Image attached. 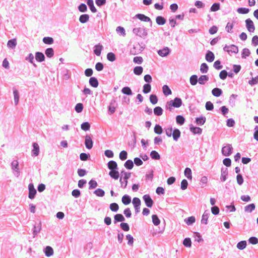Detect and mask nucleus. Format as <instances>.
Instances as JSON below:
<instances>
[{
  "label": "nucleus",
  "instance_id": "obj_1",
  "mask_svg": "<svg viewBox=\"0 0 258 258\" xmlns=\"http://www.w3.org/2000/svg\"><path fill=\"white\" fill-rule=\"evenodd\" d=\"M182 105V100L180 98H175L173 100H170L167 103L166 108L169 109L170 111L172 110V107L178 108Z\"/></svg>",
  "mask_w": 258,
  "mask_h": 258
},
{
  "label": "nucleus",
  "instance_id": "obj_2",
  "mask_svg": "<svg viewBox=\"0 0 258 258\" xmlns=\"http://www.w3.org/2000/svg\"><path fill=\"white\" fill-rule=\"evenodd\" d=\"M133 31L134 34L141 37H144L147 35L146 30L143 28H136L133 29Z\"/></svg>",
  "mask_w": 258,
  "mask_h": 258
},
{
  "label": "nucleus",
  "instance_id": "obj_3",
  "mask_svg": "<svg viewBox=\"0 0 258 258\" xmlns=\"http://www.w3.org/2000/svg\"><path fill=\"white\" fill-rule=\"evenodd\" d=\"M233 150V147L230 144H228L225 146H224L222 149V154L225 156H230Z\"/></svg>",
  "mask_w": 258,
  "mask_h": 258
},
{
  "label": "nucleus",
  "instance_id": "obj_4",
  "mask_svg": "<svg viewBox=\"0 0 258 258\" xmlns=\"http://www.w3.org/2000/svg\"><path fill=\"white\" fill-rule=\"evenodd\" d=\"M29 189V196L28 197L30 199L34 198L36 194V190L34 188V185L32 183H30L28 185Z\"/></svg>",
  "mask_w": 258,
  "mask_h": 258
},
{
  "label": "nucleus",
  "instance_id": "obj_5",
  "mask_svg": "<svg viewBox=\"0 0 258 258\" xmlns=\"http://www.w3.org/2000/svg\"><path fill=\"white\" fill-rule=\"evenodd\" d=\"M246 26L248 31L250 32H252L255 30V27L253 23L250 19H247L245 20Z\"/></svg>",
  "mask_w": 258,
  "mask_h": 258
},
{
  "label": "nucleus",
  "instance_id": "obj_6",
  "mask_svg": "<svg viewBox=\"0 0 258 258\" xmlns=\"http://www.w3.org/2000/svg\"><path fill=\"white\" fill-rule=\"evenodd\" d=\"M85 144L88 149H91L92 148L93 142L90 136L86 135L85 136Z\"/></svg>",
  "mask_w": 258,
  "mask_h": 258
},
{
  "label": "nucleus",
  "instance_id": "obj_7",
  "mask_svg": "<svg viewBox=\"0 0 258 258\" xmlns=\"http://www.w3.org/2000/svg\"><path fill=\"white\" fill-rule=\"evenodd\" d=\"M146 206L148 207L151 208L153 204V201L149 195H145L143 197Z\"/></svg>",
  "mask_w": 258,
  "mask_h": 258
},
{
  "label": "nucleus",
  "instance_id": "obj_8",
  "mask_svg": "<svg viewBox=\"0 0 258 258\" xmlns=\"http://www.w3.org/2000/svg\"><path fill=\"white\" fill-rule=\"evenodd\" d=\"M44 252L47 257L52 255L54 253L53 248L50 246H47L44 249Z\"/></svg>",
  "mask_w": 258,
  "mask_h": 258
},
{
  "label": "nucleus",
  "instance_id": "obj_9",
  "mask_svg": "<svg viewBox=\"0 0 258 258\" xmlns=\"http://www.w3.org/2000/svg\"><path fill=\"white\" fill-rule=\"evenodd\" d=\"M169 49L167 47H166L162 49L159 50L158 51V53L159 55L162 57H164L167 56L169 54Z\"/></svg>",
  "mask_w": 258,
  "mask_h": 258
},
{
  "label": "nucleus",
  "instance_id": "obj_10",
  "mask_svg": "<svg viewBox=\"0 0 258 258\" xmlns=\"http://www.w3.org/2000/svg\"><path fill=\"white\" fill-rule=\"evenodd\" d=\"M117 169L110 170L109 175L110 176L114 179H117L119 176V172L117 170Z\"/></svg>",
  "mask_w": 258,
  "mask_h": 258
},
{
  "label": "nucleus",
  "instance_id": "obj_11",
  "mask_svg": "<svg viewBox=\"0 0 258 258\" xmlns=\"http://www.w3.org/2000/svg\"><path fill=\"white\" fill-rule=\"evenodd\" d=\"M136 16L137 18H138L139 19H140L142 21L151 22V20L149 17L146 16L143 14H137Z\"/></svg>",
  "mask_w": 258,
  "mask_h": 258
},
{
  "label": "nucleus",
  "instance_id": "obj_12",
  "mask_svg": "<svg viewBox=\"0 0 258 258\" xmlns=\"http://www.w3.org/2000/svg\"><path fill=\"white\" fill-rule=\"evenodd\" d=\"M108 167L110 170L117 169V164L116 162L114 161H110L108 162Z\"/></svg>",
  "mask_w": 258,
  "mask_h": 258
},
{
  "label": "nucleus",
  "instance_id": "obj_13",
  "mask_svg": "<svg viewBox=\"0 0 258 258\" xmlns=\"http://www.w3.org/2000/svg\"><path fill=\"white\" fill-rule=\"evenodd\" d=\"M35 58L37 61L41 62L44 60L45 56L42 52H37L35 54Z\"/></svg>",
  "mask_w": 258,
  "mask_h": 258
},
{
  "label": "nucleus",
  "instance_id": "obj_14",
  "mask_svg": "<svg viewBox=\"0 0 258 258\" xmlns=\"http://www.w3.org/2000/svg\"><path fill=\"white\" fill-rule=\"evenodd\" d=\"M17 45V39L14 38L8 41L7 46L11 48L14 49Z\"/></svg>",
  "mask_w": 258,
  "mask_h": 258
},
{
  "label": "nucleus",
  "instance_id": "obj_15",
  "mask_svg": "<svg viewBox=\"0 0 258 258\" xmlns=\"http://www.w3.org/2000/svg\"><path fill=\"white\" fill-rule=\"evenodd\" d=\"M228 172L227 169H222L221 174V180L222 181H225L227 179Z\"/></svg>",
  "mask_w": 258,
  "mask_h": 258
},
{
  "label": "nucleus",
  "instance_id": "obj_16",
  "mask_svg": "<svg viewBox=\"0 0 258 258\" xmlns=\"http://www.w3.org/2000/svg\"><path fill=\"white\" fill-rule=\"evenodd\" d=\"M90 85L96 88L98 86V82L97 79L95 77H91L89 80Z\"/></svg>",
  "mask_w": 258,
  "mask_h": 258
},
{
  "label": "nucleus",
  "instance_id": "obj_17",
  "mask_svg": "<svg viewBox=\"0 0 258 258\" xmlns=\"http://www.w3.org/2000/svg\"><path fill=\"white\" fill-rule=\"evenodd\" d=\"M206 59L209 62H212L214 59V55L211 51H209L206 55Z\"/></svg>",
  "mask_w": 258,
  "mask_h": 258
},
{
  "label": "nucleus",
  "instance_id": "obj_18",
  "mask_svg": "<svg viewBox=\"0 0 258 258\" xmlns=\"http://www.w3.org/2000/svg\"><path fill=\"white\" fill-rule=\"evenodd\" d=\"M103 48V46L101 45H96L95 46V49L94 50V53L97 56H100L101 54V50Z\"/></svg>",
  "mask_w": 258,
  "mask_h": 258
},
{
  "label": "nucleus",
  "instance_id": "obj_19",
  "mask_svg": "<svg viewBox=\"0 0 258 258\" xmlns=\"http://www.w3.org/2000/svg\"><path fill=\"white\" fill-rule=\"evenodd\" d=\"M125 219L122 214H117L114 216V223H116L117 222H122L124 221Z\"/></svg>",
  "mask_w": 258,
  "mask_h": 258
},
{
  "label": "nucleus",
  "instance_id": "obj_20",
  "mask_svg": "<svg viewBox=\"0 0 258 258\" xmlns=\"http://www.w3.org/2000/svg\"><path fill=\"white\" fill-rule=\"evenodd\" d=\"M172 137L175 141H177L180 136V132L179 130L175 129L172 132Z\"/></svg>",
  "mask_w": 258,
  "mask_h": 258
},
{
  "label": "nucleus",
  "instance_id": "obj_21",
  "mask_svg": "<svg viewBox=\"0 0 258 258\" xmlns=\"http://www.w3.org/2000/svg\"><path fill=\"white\" fill-rule=\"evenodd\" d=\"M121 201L123 204L127 205L131 203V199L128 195H124L122 197Z\"/></svg>",
  "mask_w": 258,
  "mask_h": 258
},
{
  "label": "nucleus",
  "instance_id": "obj_22",
  "mask_svg": "<svg viewBox=\"0 0 258 258\" xmlns=\"http://www.w3.org/2000/svg\"><path fill=\"white\" fill-rule=\"evenodd\" d=\"M163 92L165 96H168L171 94V91L167 85H164L163 86Z\"/></svg>",
  "mask_w": 258,
  "mask_h": 258
},
{
  "label": "nucleus",
  "instance_id": "obj_23",
  "mask_svg": "<svg viewBox=\"0 0 258 258\" xmlns=\"http://www.w3.org/2000/svg\"><path fill=\"white\" fill-rule=\"evenodd\" d=\"M87 5L90 7L91 11L93 13H96L97 12V10L94 6V3L93 0H88Z\"/></svg>",
  "mask_w": 258,
  "mask_h": 258
},
{
  "label": "nucleus",
  "instance_id": "obj_24",
  "mask_svg": "<svg viewBox=\"0 0 258 258\" xmlns=\"http://www.w3.org/2000/svg\"><path fill=\"white\" fill-rule=\"evenodd\" d=\"M33 149L32 150V152L35 156H37L39 154V146L37 143H34L33 144Z\"/></svg>",
  "mask_w": 258,
  "mask_h": 258
},
{
  "label": "nucleus",
  "instance_id": "obj_25",
  "mask_svg": "<svg viewBox=\"0 0 258 258\" xmlns=\"http://www.w3.org/2000/svg\"><path fill=\"white\" fill-rule=\"evenodd\" d=\"M212 93L214 96L219 97L222 94V90L219 88H215L212 90Z\"/></svg>",
  "mask_w": 258,
  "mask_h": 258
},
{
  "label": "nucleus",
  "instance_id": "obj_26",
  "mask_svg": "<svg viewBox=\"0 0 258 258\" xmlns=\"http://www.w3.org/2000/svg\"><path fill=\"white\" fill-rule=\"evenodd\" d=\"M156 23L160 25H164L166 22V20L164 18L161 16H158L156 19Z\"/></svg>",
  "mask_w": 258,
  "mask_h": 258
},
{
  "label": "nucleus",
  "instance_id": "obj_27",
  "mask_svg": "<svg viewBox=\"0 0 258 258\" xmlns=\"http://www.w3.org/2000/svg\"><path fill=\"white\" fill-rule=\"evenodd\" d=\"M19 165L18 162L17 160H14L12 163V167L13 170H15L18 174H19L20 171L18 168Z\"/></svg>",
  "mask_w": 258,
  "mask_h": 258
},
{
  "label": "nucleus",
  "instance_id": "obj_28",
  "mask_svg": "<svg viewBox=\"0 0 258 258\" xmlns=\"http://www.w3.org/2000/svg\"><path fill=\"white\" fill-rule=\"evenodd\" d=\"M246 245L247 244L246 241H241L237 243V247L238 249L242 250L245 248Z\"/></svg>",
  "mask_w": 258,
  "mask_h": 258
},
{
  "label": "nucleus",
  "instance_id": "obj_29",
  "mask_svg": "<svg viewBox=\"0 0 258 258\" xmlns=\"http://www.w3.org/2000/svg\"><path fill=\"white\" fill-rule=\"evenodd\" d=\"M89 19V16L88 15L84 14V15H82L80 17L79 20H80V22H81L82 23H86V22H87L88 21Z\"/></svg>",
  "mask_w": 258,
  "mask_h": 258
},
{
  "label": "nucleus",
  "instance_id": "obj_30",
  "mask_svg": "<svg viewBox=\"0 0 258 258\" xmlns=\"http://www.w3.org/2000/svg\"><path fill=\"white\" fill-rule=\"evenodd\" d=\"M255 205L254 204H249L244 208V210L246 212H251L255 209Z\"/></svg>",
  "mask_w": 258,
  "mask_h": 258
},
{
  "label": "nucleus",
  "instance_id": "obj_31",
  "mask_svg": "<svg viewBox=\"0 0 258 258\" xmlns=\"http://www.w3.org/2000/svg\"><path fill=\"white\" fill-rule=\"evenodd\" d=\"M154 113L157 116H160L162 114L163 109L161 107L157 106L154 109Z\"/></svg>",
  "mask_w": 258,
  "mask_h": 258
},
{
  "label": "nucleus",
  "instance_id": "obj_32",
  "mask_svg": "<svg viewBox=\"0 0 258 258\" xmlns=\"http://www.w3.org/2000/svg\"><path fill=\"white\" fill-rule=\"evenodd\" d=\"M209 217V213L205 211L203 216L201 220V222L203 224H207Z\"/></svg>",
  "mask_w": 258,
  "mask_h": 258
},
{
  "label": "nucleus",
  "instance_id": "obj_33",
  "mask_svg": "<svg viewBox=\"0 0 258 258\" xmlns=\"http://www.w3.org/2000/svg\"><path fill=\"white\" fill-rule=\"evenodd\" d=\"M143 69L141 66L136 67L134 69V73L137 75H140L143 73Z\"/></svg>",
  "mask_w": 258,
  "mask_h": 258
},
{
  "label": "nucleus",
  "instance_id": "obj_34",
  "mask_svg": "<svg viewBox=\"0 0 258 258\" xmlns=\"http://www.w3.org/2000/svg\"><path fill=\"white\" fill-rule=\"evenodd\" d=\"M184 175L185 176L189 179H191L192 175H191V171L189 168H186L184 170Z\"/></svg>",
  "mask_w": 258,
  "mask_h": 258
},
{
  "label": "nucleus",
  "instance_id": "obj_35",
  "mask_svg": "<svg viewBox=\"0 0 258 258\" xmlns=\"http://www.w3.org/2000/svg\"><path fill=\"white\" fill-rule=\"evenodd\" d=\"M150 156L153 159L159 160L160 158L159 154L155 151H152L151 152Z\"/></svg>",
  "mask_w": 258,
  "mask_h": 258
},
{
  "label": "nucleus",
  "instance_id": "obj_36",
  "mask_svg": "<svg viewBox=\"0 0 258 258\" xmlns=\"http://www.w3.org/2000/svg\"><path fill=\"white\" fill-rule=\"evenodd\" d=\"M195 221L196 219L194 216L189 217L187 219H185L184 220L185 222L188 225L192 224V223H195Z\"/></svg>",
  "mask_w": 258,
  "mask_h": 258
},
{
  "label": "nucleus",
  "instance_id": "obj_37",
  "mask_svg": "<svg viewBox=\"0 0 258 258\" xmlns=\"http://www.w3.org/2000/svg\"><path fill=\"white\" fill-rule=\"evenodd\" d=\"M124 166L128 169H131L134 166L133 162L131 160H127L124 163Z\"/></svg>",
  "mask_w": 258,
  "mask_h": 258
},
{
  "label": "nucleus",
  "instance_id": "obj_38",
  "mask_svg": "<svg viewBox=\"0 0 258 258\" xmlns=\"http://www.w3.org/2000/svg\"><path fill=\"white\" fill-rule=\"evenodd\" d=\"M152 218L153 223L155 225L158 226V225H159L160 223V220H159V219L158 218V216L156 215H153L152 216Z\"/></svg>",
  "mask_w": 258,
  "mask_h": 258
},
{
  "label": "nucleus",
  "instance_id": "obj_39",
  "mask_svg": "<svg viewBox=\"0 0 258 258\" xmlns=\"http://www.w3.org/2000/svg\"><path fill=\"white\" fill-rule=\"evenodd\" d=\"M43 41L47 44H51L53 43V39L50 37H45L43 39Z\"/></svg>",
  "mask_w": 258,
  "mask_h": 258
},
{
  "label": "nucleus",
  "instance_id": "obj_40",
  "mask_svg": "<svg viewBox=\"0 0 258 258\" xmlns=\"http://www.w3.org/2000/svg\"><path fill=\"white\" fill-rule=\"evenodd\" d=\"M45 54L48 57H51L54 55L53 49L52 48H49L46 49Z\"/></svg>",
  "mask_w": 258,
  "mask_h": 258
},
{
  "label": "nucleus",
  "instance_id": "obj_41",
  "mask_svg": "<svg viewBox=\"0 0 258 258\" xmlns=\"http://www.w3.org/2000/svg\"><path fill=\"white\" fill-rule=\"evenodd\" d=\"M227 51L229 52H234L235 53H236L238 51V49L237 46H236L234 45H232L228 47V49L227 50Z\"/></svg>",
  "mask_w": 258,
  "mask_h": 258
},
{
  "label": "nucleus",
  "instance_id": "obj_42",
  "mask_svg": "<svg viewBox=\"0 0 258 258\" xmlns=\"http://www.w3.org/2000/svg\"><path fill=\"white\" fill-rule=\"evenodd\" d=\"M208 80V77L206 75L201 76L199 79V82L200 84H205V82Z\"/></svg>",
  "mask_w": 258,
  "mask_h": 258
},
{
  "label": "nucleus",
  "instance_id": "obj_43",
  "mask_svg": "<svg viewBox=\"0 0 258 258\" xmlns=\"http://www.w3.org/2000/svg\"><path fill=\"white\" fill-rule=\"evenodd\" d=\"M154 132L156 134L160 135L162 133L163 130L160 125L156 124L154 127Z\"/></svg>",
  "mask_w": 258,
  "mask_h": 258
},
{
  "label": "nucleus",
  "instance_id": "obj_44",
  "mask_svg": "<svg viewBox=\"0 0 258 258\" xmlns=\"http://www.w3.org/2000/svg\"><path fill=\"white\" fill-rule=\"evenodd\" d=\"M151 90V85L149 84H145L143 86V92L145 94L148 93Z\"/></svg>",
  "mask_w": 258,
  "mask_h": 258
},
{
  "label": "nucleus",
  "instance_id": "obj_45",
  "mask_svg": "<svg viewBox=\"0 0 258 258\" xmlns=\"http://www.w3.org/2000/svg\"><path fill=\"white\" fill-rule=\"evenodd\" d=\"M190 130L195 134H201L202 131V129L199 127H191Z\"/></svg>",
  "mask_w": 258,
  "mask_h": 258
},
{
  "label": "nucleus",
  "instance_id": "obj_46",
  "mask_svg": "<svg viewBox=\"0 0 258 258\" xmlns=\"http://www.w3.org/2000/svg\"><path fill=\"white\" fill-rule=\"evenodd\" d=\"M177 123L180 125H182L184 123L185 119L181 115H177L176 117Z\"/></svg>",
  "mask_w": 258,
  "mask_h": 258
},
{
  "label": "nucleus",
  "instance_id": "obj_47",
  "mask_svg": "<svg viewBox=\"0 0 258 258\" xmlns=\"http://www.w3.org/2000/svg\"><path fill=\"white\" fill-rule=\"evenodd\" d=\"M183 244L187 247H190L191 245V240L189 238H186L183 240Z\"/></svg>",
  "mask_w": 258,
  "mask_h": 258
},
{
  "label": "nucleus",
  "instance_id": "obj_48",
  "mask_svg": "<svg viewBox=\"0 0 258 258\" xmlns=\"http://www.w3.org/2000/svg\"><path fill=\"white\" fill-rule=\"evenodd\" d=\"M122 92L124 94L128 95H130L132 94V92L130 88L128 87H125L122 88Z\"/></svg>",
  "mask_w": 258,
  "mask_h": 258
},
{
  "label": "nucleus",
  "instance_id": "obj_49",
  "mask_svg": "<svg viewBox=\"0 0 258 258\" xmlns=\"http://www.w3.org/2000/svg\"><path fill=\"white\" fill-rule=\"evenodd\" d=\"M14 101L16 104H17L19 102V95L18 91L17 90H14Z\"/></svg>",
  "mask_w": 258,
  "mask_h": 258
},
{
  "label": "nucleus",
  "instance_id": "obj_50",
  "mask_svg": "<svg viewBox=\"0 0 258 258\" xmlns=\"http://www.w3.org/2000/svg\"><path fill=\"white\" fill-rule=\"evenodd\" d=\"M90 128V124L88 122H83L81 124V128L84 131H88Z\"/></svg>",
  "mask_w": 258,
  "mask_h": 258
},
{
  "label": "nucleus",
  "instance_id": "obj_51",
  "mask_svg": "<svg viewBox=\"0 0 258 258\" xmlns=\"http://www.w3.org/2000/svg\"><path fill=\"white\" fill-rule=\"evenodd\" d=\"M150 101L153 104H155L158 102L157 97L155 95H151L150 96Z\"/></svg>",
  "mask_w": 258,
  "mask_h": 258
},
{
  "label": "nucleus",
  "instance_id": "obj_52",
  "mask_svg": "<svg viewBox=\"0 0 258 258\" xmlns=\"http://www.w3.org/2000/svg\"><path fill=\"white\" fill-rule=\"evenodd\" d=\"M110 209L112 211L116 212L119 209L118 205L116 203H112L110 205Z\"/></svg>",
  "mask_w": 258,
  "mask_h": 258
},
{
  "label": "nucleus",
  "instance_id": "obj_53",
  "mask_svg": "<svg viewBox=\"0 0 258 258\" xmlns=\"http://www.w3.org/2000/svg\"><path fill=\"white\" fill-rule=\"evenodd\" d=\"M198 82L197 76L196 75H192L190 78V83L192 85H195Z\"/></svg>",
  "mask_w": 258,
  "mask_h": 258
},
{
  "label": "nucleus",
  "instance_id": "obj_54",
  "mask_svg": "<svg viewBox=\"0 0 258 258\" xmlns=\"http://www.w3.org/2000/svg\"><path fill=\"white\" fill-rule=\"evenodd\" d=\"M220 9V4L219 3H214L211 7L212 12H216Z\"/></svg>",
  "mask_w": 258,
  "mask_h": 258
},
{
  "label": "nucleus",
  "instance_id": "obj_55",
  "mask_svg": "<svg viewBox=\"0 0 258 258\" xmlns=\"http://www.w3.org/2000/svg\"><path fill=\"white\" fill-rule=\"evenodd\" d=\"M108 60L111 61H113L115 59V55L112 52H109L107 55Z\"/></svg>",
  "mask_w": 258,
  "mask_h": 258
},
{
  "label": "nucleus",
  "instance_id": "obj_56",
  "mask_svg": "<svg viewBox=\"0 0 258 258\" xmlns=\"http://www.w3.org/2000/svg\"><path fill=\"white\" fill-rule=\"evenodd\" d=\"M83 109V105L82 103H78L75 107V110L78 113H80L82 111Z\"/></svg>",
  "mask_w": 258,
  "mask_h": 258
},
{
  "label": "nucleus",
  "instance_id": "obj_57",
  "mask_svg": "<svg viewBox=\"0 0 258 258\" xmlns=\"http://www.w3.org/2000/svg\"><path fill=\"white\" fill-rule=\"evenodd\" d=\"M127 152L125 151H122L119 154V158L121 160H124L127 158Z\"/></svg>",
  "mask_w": 258,
  "mask_h": 258
},
{
  "label": "nucleus",
  "instance_id": "obj_58",
  "mask_svg": "<svg viewBox=\"0 0 258 258\" xmlns=\"http://www.w3.org/2000/svg\"><path fill=\"white\" fill-rule=\"evenodd\" d=\"M94 194L97 196L103 197L104 195V191L100 188H98L95 190Z\"/></svg>",
  "mask_w": 258,
  "mask_h": 258
},
{
  "label": "nucleus",
  "instance_id": "obj_59",
  "mask_svg": "<svg viewBox=\"0 0 258 258\" xmlns=\"http://www.w3.org/2000/svg\"><path fill=\"white\" fill-rule=\"evenodd\" d=\"M208 70V67L206 63H203L201 66L200 70L202 73H207Z\"/></svg>",
  "mask_w": 258,
  "mask_h": 258
},
{
  "label": "nucleus",
  "instance_id": "obj_60",
  "mask_svg": "<svg viewBox=\"0 0 258 258\" xmlns=\"http://www.w3.org/2000/svg\"><path fill=\"white\" fill-rule=\"evenodd\" d=\"M133 204L134 206H140L141 201L138 198H134L133 200Z\"/></svg>",
  "mask_w": 258,
  "mask_h": 258
},
{
  "label": "nucleus",
  "instance_id": "obj_61",
  "mask_svg": "<svg viewBox=\"0 0 258 258\" xmlns=\"http://www.w3.org/2000/svg\"><path fill=\"white\" fill-rule=\"evenodd\" d=\"M237 12L240 14H245L249 12V9L244 8H240L237 9Z\"/></svg>",
  "mask_w": 258,
  "mask_h": 258
},
{
  "label": "nucleus",
  "instance_id": "obj_62",
  "mask_svg": "<svg viewBox=\"0 0 258 258\" xmlns=\"http://www.w3.org/2000/svg\"><path fill=\"white\" fill-rule=\"evenodd\" d=\"M205 106L206 109L208 110H212L214 108L213 104L210 101L207 102Z\"/></svg>",
  "mask_w": 258,
  "mask_h": 258
},
{
  "label": "nucleus",
  "instance_id": "obj_63",
  "mask_svg": "<svg viewBox=\"0 0 258 258\" xmlns=\"http://www.w3.org/2000/svg\"><path fill=\"white\" fill-rule=\"evenodd\" d=\"M89 157V154L85 153H81L80 155V159L82 161H86Z\"/></svg>",
  "mask_w": 258,
  "mask_h": 258
},
{
  "label": "nucleus",
  "instance_id": "obj_64",
  "mask_svg": "<svg viewBox=\"0 0 258 258\" xmlns=\"http://www.w3.org/2000/svg\"><path fill=\"white\" fill-rule=\"evenodd\" d=\"M206 121V118L205 117H199L196 119V122L198 124L203 125Z\"/></svg>",
  "mask_w": 258,
  "mask_h": 258
}]
</instances>
